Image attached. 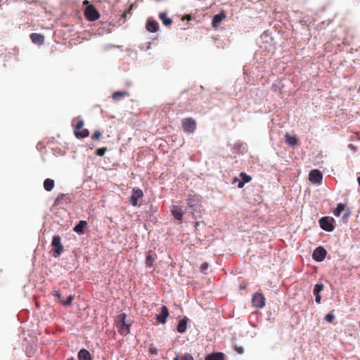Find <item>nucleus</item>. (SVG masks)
Listing matches in <instances>:
<instances>
[{
  "label": "nucleus",
  "instance_id": "obj_39",
  "mask_svg": "<svg viewBox=\"0 0 360 360\" xmlns=\"http://www.w3.org/2000/svg\"><path fill=\"white\" fill-rule=\"evenodd\" d=\"M245 184V183L244 181H240V182L238 183V188H243V187L244 186V184Z\"/></svg>",
  "mask_w": 360,
  "mask_h": 360
},
{
  "label": "nucleus",
  "instance_id": "obj_26",
  "mask_svg": "<svg viewBox=\"0 0 360 360\" xmlns=\"http://www.w3.org/2000/svg\"><path fill=\"white\" fill-rule=\"evenodd\" d=\"M173 360H195L193 356L189 353L181 354L176 356Z\"/></svg>",
  "mask_w": 360,
  "mask_h": 360
},
{
  "label": "nucleus",
  "instance_id": "obj_22",
  "mask_svg": "<svg viewBox=\"0 0 360 360\" xmlns=\"http://www.w3.org/2000/svg\"><path fill=\"white\" fill-rule=\"evenodd\" d=\"M285 141L290 146H295L298 143V139L296 136H291L289 133L285 135Z\"/></svg>",
  "mask_w": 360,
  "mask_h": 360
},
{
  "label": "nucleus",
  "instance_id": "obj_25",
  "mask_svg": "<svg viewBox=\"0 0 360 360\" xmlns=\"http://www.w3.org/2000/svg\"><path fill=\"white\" fill-rule=\"evenodd\" d=\"M55 185V182L51 179H46L44 181V188L47 191H51Z\"/></svg>",
  "mask_w": 360,
  "mask_h": 360
},
{
  "label": "nucleus",
  "instance_id": "obj_33",
  "mask_svg": "<svg viewBox=\"0 0 360 360\" xmlns=\"http://www.w3.org/2000/svg\"><path fill=\"white\" fill-rule=\"evenodd\" d=\"M334 319L335 316L332 313H329L325 316V320L328 323H332Z\"/></svg>",
  "mask_w": 360,
  "mask_h": 360
},
{
  "label": "nucleus",
  "instance_id": "obj_15",
  "mask_svg": "<svg viewBox=\"0 0 360 360\" xmlns=\"http://www.w3.org/2000/svg\"><path fill=\"white\" fill-rule=\"evenodd\" d=\"M146 30L150 32H156L159 30V25L157 21L148 20L146 22Z\"/></svg>",
  "mask_w": 360,
  "mask_h": 360
},
{
  "label": "nucleus",
  "instance_id": "obj_21",
  "mask_svg": "<svg viewBox=\"0 0 360 360\" xmlns=\"http://www.w3.org/2000/svg\"><path fill=\"white\" fill-rule=\"evenodd\" d=\"M187 322L188 319L186 317H184L179 321L176 328L179 333H184L186 332L187 328Z\"/></svg>",
  "mask_w": 360,
  "mask_h": 360
},
{
  "label": "nucleus",
  "instance_id": "obj_16",
  "mask_svg": "<svg viewBox=\"0 0 360 360\" xmlns=\"http://www.w3.org/2000/svg\"><path fill=\"white\" fill-rule=\"evenodd\" d=\"M32 41L35 44H43L44 42V35L38 33H32L30 36Z\"/></svg>",
  "mask_w": 360,
  "mask_h": 360
},
{
  "label": "nucleus",
  "instance_id": "obj_2",
  "mask_svg": "<svg viewBox=\"0 0 360 360\" xmlns=\"http://www.w3.org/2000/svg\"><path fill=\"white\" fill-rule=\"evenodd\" d=\"M117 326L119 327L118 332L122 335H127L130 333L131 321L127 320L125 313H121L115 319Z\"/></svg>",
  "mask_w": 360,
  "mask_h": 360
},
{
  "label": "nucleus",
  "instance_id": "obj_1",
  "mask_svg": "<svg viewBox=\"0 0 360 360\" xmlns=\"http://www.w3.org/2000/svg\"><path fill=\"white\" fill-rule=\"evenodd\" d=\"M186 203L190 212L195 216L196 213L200 212L201 200L200 197L195 193H189L186 198Z\"/></svg>",
  "mask_w": 360,
  "mask_h": 360
},
{
  "label": "nucleus",
  "instance_id": "obj_31",
  "mask_svg": "<svg viewBox=\"0 0 360 360\" xmlns=\"http://www.w3.org/2000/svg\"><path fill=\"white\" fill-rule=\"evenodd\" d=\"M101 136H102V133L100 131L96 130L92 134L91 139L93 141H98L101 138Z\"/></svg>",
  "mask_w": 360,
  "mask_h": 360
},
{
  "label": "nucleus",
  "instance_id": "obj_23",
  "mask_svg": "<svg viewBox=\"0 0 360 360\" xmlns=\"http://www.w3.org/2000/svg\"><path fill=\"white\" fill-rule=\"evenodd\" d=\"M87 222L86 221H80L73 229L74 231L79 234H83L84 228L86 226Z\"/></svg>",
  "mask_w": 360,
  "mask_h": 360
},
{
  "label": "nucleus",
  "instance_id": "obj_37",
  "mask_svg": "<svg viewBox=\"0 0 360 360\" xmlns=\"http://www.w3.org/2000/svg\"><path fill=\"white\" fill-rule=\"evenodd\" d=\"M235 351L238 354H242L243 353V352H244V349H243V348L242 347H237V346H236L235 347Z\"/></svg>",
  "mask_w": 360,
  "mask_h": 360
},
{
  "label": "nucleus",
  "instance_id": "obj_13",
  "mask_svg": "<svg viewBox=\"0 0 360 360\" xmlns=\"http://www.w3.org/2000/svg\"><path fill=\"white\" fill-rule=\"evenodd\" d=\"M226 15L224 11H221L219 14L214 15L212 19V27H218L221 22L226 18Z\"/></svg>",
  "mask_w": 360,
  "mask_h": 360
},
{
  "label": "nucleus",
  "instance_id": "obj_4",
  "mask_svg": "<svg viewBox=\"0 0 360 360\" xmlns=\"http://www.w3.org/2000/svg\"><path fill=\"white\" fill-rule=\"evenodd\" d=\"M183 131L187 134H192L196 129V121L192 117L184 118L181 120Z\"/></svg>",
  "mask_w": 360,
  "mask_h": 360
},
{
  "label": "nucleus",
  "instance_id": "obj_20",
  "mask_svg": "<svg viewBox=\"0 0 360 360\" xmlns=\"http://www.w3.org/2000/svg\"><path fill=\"white\" fill-rule=\"evenodd\" d=\"M78 360H92L90 352L86 349H82L78 352Z\"/></svg>",
  "mask_w": 360,
  "mask_h": 360
},
{
  "label": "nucleus",
  "instance_id": "obj_6",
  "mask_svg": "<svg viewBox=\"0 0 360 360\" xmlns=\"http://www.w3.org/2000/svg\"><path fill=\"white\" fill-rule=\"evenodd\" d=\"M84 16L89 21H95L100 18V13L94 5L89 4L84 10Z\"/></svg>",
  "mask_w": 360,
  "mask_h": 360
},
{
  "label": "nucleus",
  "instance_id": "obj_19",
  "mask_svg": "<svg viewBox=\"0 0 360 360\" xmlns=\"http://www.w3.org/2000/svg\"><path fill=\"white\" fill-rule=\"evenodd\" d=\"M225 355L222 352H214L205 356V360H224Z\"/></svg>",
  "mask_w": 360,
  "mask_h": 360
},
{
  "label": "nucleus",
  "instance_id": "obj_32",
  "mask_svg": "<svg viewBox=\"0 0 360 360\" xmlns=\"http://www.w3.org/2000/svg\"><path fill=\"white\" fill-rule=\"evenodd\" d=\"M106 151H107L106 147L100 148L96 150V155L101 157L105 155Z\"/></svg>",
  "mask_w": 360,
  "mask_h": 360
},
{
  "label": "nucleus",
  "instance_id": "obj_5",
  "mask_svg": "<svg viewBox=\"0 0 360 360\" xmlns=\"http://www.w3.org/2000/svg\"><path fill=\"white\" fill-rule=\"evenodd\" d=\"M84 127V121L82 120H79L74 129V134L77 138L84 139L88 137L89 135V131L87 129L83 128Z\"/></svg>",
  "mask_w": 360,
  "mask_h": 360
},
{
  "label": "nucleus",
  "instance_id": "obj_27",
  "mask_svg": "<svg viewBox=\"0 0 360 360\" xmlns=\"http://www.w3.org/2000/svg\"><path fill=\"white\" fill-rule=\"evenodd\" d=\"M129 96V93L127 91H116L113 93L112 98L114 100H120V98Z\"/></svg>",
  "mask_w": 360,
  "mask_h": 360
},
{
  "label": "nucleus",
  "instance_id": "obj_11",
  "mask_svg": "<svg viewBox=\"0 0 360 360\" xmlns=\"http://www.w3.org/2000/svg\"><path fill=\"white\" fill-rule=\"evenodd\" d=\"M143 196V193L140 188H133L132 190V195L130 198L131 204L136 207L139 206V200L141 199Z\"/></svg>",
  "mask_w": 360,
  "mask_h": 360
},
{
  "label": "nucleus",
  "instance_id": "obj_12",
  "mask_svg": "<svg viewBox=\"0 0 360 360\" xmlns=\"http://www.w3.org/2000/svg\"><path fill=\"white\" fill-rule=\"evenodd\" d=\"M169 313L168 308L163 305L161 307L160 314L157 315L156 319L159 323L165 324L167 321V318L169 316Z\"/></svg>",
  "mask_w": 360,
  "mask_h": 360
},
{
  "label": "nucleus",
  "instance_id": "obj_40",
  "mask_svg": "<svg viewBox=\"0 0 360 360\" xmlns=\"http://www.w3.org/2000/svg\"><path fill=\"white\" fill-rule=\"evenodd\" d=\"M357 181H358V183H359V186H360V176H359V177H358Z\"/></svg>",
  "mask_w": 360,
  "mask_h": 360
},
{
  "label": "nucleus",
  "instance_id": "obj_18",
  "mask_svg": "<svg viewBox=\"0 0 360 360\" xmlns=\"http://www.w3.org/2000/svg\"><path fill=\"white\" fill-rule=\"evenodd\" d=\"M172 215L173 217L179 220V221H181L182 220V217H183V214H184V212L182 210V209L179 207V206H177V205H174L172 210Z\"/></svg>",
  "mask_w": 360,
  "mask_h": 360
},
{
  "label": "nucleus",
  "instance_id": "obj_28",
  "mask_svg": "<svg viewBox=\"0 0 360 360\" xmlns=\"http://www.w3.org/2000/svg\"><path fill=\"white\" fill-rule=\"evenodd\" d=\"M345 205L344 204L339 203L333 212L334 215L336 217H339L340 214L345 210Z\"/></svg>",
  "mask_w": 360,
  "mask_h": 360
},
{
  "label": "nucleus",
  "instance_id": "obj_43",
  "mask_svg": "<svg viewBox=\"0 0 360 360\" xmlns=\"http://www.w3.org/2000/svg\"><path fill=\"white\" fill-rule=\"evenodd\" d=\"M151 353L156 354V352H155V350H152V349H151Z\"/></svg>",
  "mask_w": 360,
  "mask_h": 360
},
{
  "label": "nucleus",
  "instance_id": "obj_34",
  "mask_svg": "<svg viewBox=\"0 0 360 360\" xmlns=\"http://www.w3.org/2000/svg\"><path fill=\"white\" fill-rule=\"evenodd\" d=\"M65 195L64 194H60V195H58L56 199L55 200V202H54V205H58L60 202V201L63 199Z\"/></svg>",
  "mask_w": 360,
  "mask_h": 360
},
{
  "label": "nucleus",
  "instance_id": "obj_7",
  "mask_svg": "<svg viewBox=\"0 0 360 360\" xmlns=\"http://www.w3.org/2000/svg\"><path fill=\"white\" fill-rule=\"evenodd\" d=\"M319 225L322 229L326 231H332L334 229V226L333 223L334 222V219L332 217H321L319 221Z\"/></svg>",
  "mask_w": 360,
  "mask_h": 360
},
{
  "label": "nucleus",
  "instance_id": "obj_29",
  "mask_svg": "<svg viewBox=\"0 0 360 360\" xmlns=\"http://www.w3.org/2000/svg\"><path fill=\"white\" fill-rule=\"evenodd\" d=\"M324 285L322 283H316L314 285L313 293L314 295H320V292L323 290Z\"/></svg>",
  "mask_w": 360,
  "mask_h": 360
},
{
  "label": "nucleus",
  "instance_id": "obj_8",
  "mask_svg": "<svg viewBox=\"0 0 360 360\" xmlns=\"http://www.w3.org/2000/svg\"><path fill=\"white\" fill-rule=\"evenodd\" d=\"M252 305L256 308H263L265 305V297L259 292H257L252 295Z\"/></svg>",
  "mask_w": 360,
  "mask_h": 360
},
{
  "label": "nucleus",
  "instance_id": "obj_30",
  "mask_svg": "<svg viewBox=\"0 0 360 360\" xmlns=\"http://www.w3.org/2000/svg\"><path fill=\"white\" fill-rule=\"evenodd\" d=\"M240 177L241 178L242 181L245 183H248L252 180V178L250 176L248 175L245 172H241L240 174Z\"/></svg>",
  "mask_w": 360,
  "mask_h": 360
},
{
  "label": "nucleus",
  "instance_id": "obj_10",
  "mask_svg": "<svg viewBox=\"0 0 360 360\" xmlns=\"http://www.w3.org/2000/svg\"><path fill=\"white\" fill-rule=\"evenodd\" d=\"M323 174L319 169H312L309 174V180L314 184H320L322 181Z\"/></svg>",
  "mask_w": 360,
  "mask_h": 360
},
{
  "label": "nucleus",
  "instance_id": "obj_3",
  "mask_svg": "<svg viewBox=\"0 0 360 360\" xmlns=\"http://www.w3.org/2000/svg\"><path fill=\"white\" fill-rule=\"evenodd\" d=\"M51 245L53 248V256L55 258L59 257L63 251V245L61 243V238L58 235H55L53 236Z\"/></svg>",
  "mask_w": 360,
  "mask_h": 360
},
{
  "label": "nucleus",
  "instance_id": "obj_44",
  "mask_svg": "<svg viewBox=\"0 0 360 360\" xmlns=\"http://www.w3.org/2000/svg\"><path fill=\"white\" fill-rule=\"evenodd\" d=\"M350 148H353V146L352 144L349 145Z\"/></svg>",
  "mask_w": 360,
  "mask_h": 360
},
{
  "label": "nucleus",
  "instance_id": "obj_14",
  "mask_svg": "<svg viewBox=\"0 0 360 360\" xmlns=\"http://www.w3.org/2000/svg\"><path fill=\"white\" fill-rule=\"evenodd\" d=\"M53 295L57 298L59 302L64 306H69L70 305L71 302H72L74 299V296L70 295L68 297V300L65 301L61 300V294L59 291L55 290L53 292Z\"/></svg>",
  "mask_w": 360,
  "mask_h": 360
},
{
  "label": "nucleus",
  "instance_id": "obj_41",
  "mask_svg": "<svg viewBox=\"0 0 360 360\" xmlns=\"http://www.w3.org/2000/svg\"><path fill=\"white\" fill-rule=\"evenodd\" d=\"M186 18L187 20H190V19H191V16L188 15V16H186Z\"/></svg>",
  "mask_w": 360,
  "mask_h": 360
},
{
  "label": "nucleus",
  "instance_id": "obj_36",
  "mask_svg": "<svg viewBox=\"0 0 360 360\" xmlns=\"http://www.w3.org/2000/svg\"><path fill=\"white\" fill-rule=\"evenodd\" d=\"M133 6H134V5H133V4H131V6H130L129 8L127 11H124V12L123 13V14L122 15V18H125L127 17V15L128 13H130L131 10L132 9Z\"/></svg>",
  "mask_w": 360,
  "mask_h": 360
},
{
  "label": "nucleus",
  "instance_id": "obj_9",
  "mask_svg": "<svg viewBox=\"0 0 360 360\" xmlns=\"http://www.w3.org/2000/svg\"><path fill=\"white\" fill-rule=\"evenodd\" d=\"M326 250L323 247L319 246L314 250L312 258L316 262H322L326 258Z\"/></svg>",
  "mask_w": 360,
  "mask_h": 360
},
{
  "label": "nucleus",
  "instance_id": "obj_24",
  "mask_svg": "<svg viewBox=\"0 0 360 360\" xmlns=\"http://www.w3.org/2000/svg\"><path fill=\"white\" fill-rule=\"evenodd\" d=\"M159 18L162 21V23L166 26H169L172 23V20L168 18L166 13H160L159 14Z\"/></svg>",
  "mask_w": 360,
  "mask_h": 360
},
{
  "label": "nucleus",
  "instance_id": "obj_38",
  "mask_svg": "<svg viewBox=\"0 0 360 360\" xmlns=\"http://www.w3.org/2000/svg\"><path fill=\"white\" fill-rule=\"evenodd\" d=\"M315 295V301L316 303L319 304L321 302V296L320 295Z\"/></svg>",
  "mask_w": 360,
  "mask_h": 360
},
{
  "label": "nucleus",
  "instance_id": "obj_42",
  "mask_svg": "<svg viewBox=\"0 0 360 360\" xmlns=\"http://www.w3.org/2000/svg\"><path fill=\"white\" fill-rule=\"evenodd\" d=\"M151 353L156 354V352H155V350H152V349H151Z\"/></svg>",
  "mask_w": 360,
  "mask_h": 360
},
{
  "label": "nucleus",
  "instance_id": "obj_17",
  "mask_svg": "<svg viewBox=\"0 0 360 360\" xmlns=\"http://www.w3.org/2000/svg\"><path fill=\"white\" fill-rule=\"evenodd\" d=\"M157 258V255L155 253L153 252L151 250L148 251L146 254V265L147 267H151Z\"/></svg>",
  "mask_w": 360,
  "mask_h": 360
},
{
  "label": "nucleus",
  "instance_id": "obj_35",
  "mask_svg": "<svg viewBox=\"0 0 360 360\" xmlns=\"http://www.w3.org/2000/svg\"><path fill=\"white\" fill-rule=\"evenodd\" d=\"M208 268V264L207 263H203L201 266H200V271L205 274L207 269Z\"/></svg>",
  "mask_w": 360,
  "mask_h": 360
}]
</instances>
